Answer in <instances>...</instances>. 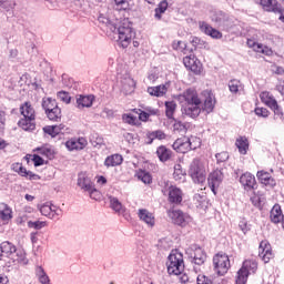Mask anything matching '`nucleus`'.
Masks as SVG:
<instances>
[{
	"mask_svg": "<svg viewBox=\"0 0 284 284\" xmlns=\"http://www.w3.org/2000/svg\"><path fill=\"white\" fill-rule=\"evenodd\" d=\"M202 97H204V103L201 102V99H199V94L194 89H187L182 95L184 101H186V104L182 109L183 114L191 116V119H196L202 110L207 114L213 112L214 105H216V98H214L212 91H203Z\"/></svg>",
	"mask_w": 284,
	"mask_h": 284,
	"instance_id": "obj_1",
	"label": "nucleus"
},
{
	"mask_svg": "<svg viewBox=\"0 0 284 284\" xmlns=\"http://www.w3.org/2000/svg\"><path fill=\"white\" fill-rule=\"evenodd\" d=\"M0 261L7 263L8 267H10L12 263L28 265V257H26V251L17 248V246H14V244L10 242H2L0 244Z\"/></svg>",
	"mask_w": 284,
	"mask_h": 284,
	"instance_id": "obj_2",
	"label": "nucleus"
},
{
	"mask_svg": "<svg viewBox=\"0 0 284 284\" xmlns=\"http://www.w3.org/2000/svg\"><path fill=\"white\" fill-rule=\"evenodd\" d=\"M21 115L23 116L19 122L18 125L26 132H31L37 128V124L34 123V108H32V104L26 102L20 108Z\"/></svg>",
	"mask_w": 284,
	"mask_h": 284,
	"instance_id": "obj_3",
	"label": "nucleus"
},
{
	"mask_svg": "<svg viewBox=\"0 0 284 284\" xmlns=\"http://www.w3.org/2000/svg\"><path fill=\"white\" fill-rule=\"evenodd\" d=\"M189 176H191L193 183H197V185H203L205 179H207L205 162H203L201 159H194L189 168Z\"/></svg>",
	"mask_w": 284,
	"mask_h": 284,
	"instance_id": "obj_4",
	"label": "nucleus"
},
{
	"mask_svg": "<svg viewBox=\"0 0 284 284\" xmlns=\"http://www.w3.org/2000/svg\"><path fill=\"white\" fill-rule=\"evenodd\" d=\"M168 273L174 276H181L185 264L183 262V254L179 251H172L166 262Z\"/></svg>",
	"mask_w": 284,
	"mask_h": 284,
	"instance_id": "obj_5",
	"label": "nucleus"
},
{
	"mask_svg": "<svg viewBox=\"0 0 284 284\" xmlns=\"http://www.w3.org/2000/svg\"><path fill=\"white\" fill-rule=\"evenodd\" d=\"M258 270V263L255 260H246L243 262L242 267L237 271L235 284L247 283L250 274H254Z\"/></svg>",
	"mask_w": 284,
	"mask_h": 284,
	"instance_id": "obj_6",
	"label": "nucleus"
},
{
	"mask_svg": "<svg viewBox=\"0 0 284 284\" xmlns=\"http://www.w3.org/2000/svg\"><path fill=\"white\" fill-rule=\"evenodd\" d=\"M132 39H134V29H132L129 22H123L118 28V45L125 49L132 43Z\"/></svg>",
	"mask_w": 284,
	"mask_h": 284,
	"instance_id": "obj_7",
	"label": "nucleus"
},
{
	"mask_svg": "<svg viewBox=\"0 0 284 284\" xmlns=\"http://www.w3.org/2000/svg\"><path fill=\"white\" fill-rule=\"evenodd\" d=\"M42 108L50 121H61V108L52 98L42 99Z\"/></svg>",
	"mask_w": 284,
	"mask_h": 284,
	"instance_id": "obj_8",
	"label": "nucleus"
},
{
	"mask_svg": "<svg viewBox=\"0 0 284 284\" xmlns=\"http://www.w3.org/2000/svg\"><path fill=\"white\" fill-rule=\"evenodd\" d=\"M260 99L262 103L267 105L271 110L274 112V121H283V111L281 110V106H278V102H276V99L270 94V92L264 91L260 94Z\"/></svg>",
	"mask_w": 284,
	"mask_h": 284,
	"instance_id": "obj_9",
	"label": "nucleus"
},
{
	"mask_svg": "<svg viewBox=\"0 0 284 284\" xmlns=\"http://www.w3.org/2000/svg\"><path fill=\"white\" fill-rule=\"evenodd\" d=\"M213 265L216 274L220 276H224V274H227V271L230 270V256L225 253H217L213 257Z\"/></svg>",
	"mask_w": 284,
	"mask_h": 284,
	"instance_id": "obj_10",
	"label": "nucleus"
},
{
	"mask_svg": "<svg viewBox=\"0 0 284 284\" xmlns=\"http://www.w3.org/2000/svg\"><path fill=\"white\" fill-rule=\"evenodd\" d=\"M168 216L171 219L172 223L175 225H180L181 227H185L190 221H192V217L190 215L183 213L181 210H169Z\"/></svg>",
	"mask_w": 284,
	"mask_h": 284,
	"instance_id": "obj_11",
	"label": "nucleus"
},
{
	"mask_svg": "<svg viewBox=\"0 0 284 284\" xmlns=\"http://www.w3.org/2000/svg\"><path fill=\"white\" fill-rule=\"evenodd\" d=\"M246 45L257 54H264V57H274V50L271 47L258 43L254 41V39H247Z\"/></svg>",
	"mask_w": 284,
	"mask_h": 284,
	"instance_id": "obj_12",
	"label": "nucleus"
},
{
	"mask_svg": "<svg viewBox=\"0 0 284 284\" xmlns=\"http://www.w3.org/2000/svg\"><path fill=\"white\" fill-rule=\"evenodd\" d=\"M162 192L169 196V203L179 205L183 201V191L174 185L166 186Z\"/></svg>",
	"mask_w": 284,
	"mask_h": 284,
	"instance_id": "obj_13",
	"label": "nucleus"
},
{
	"mask_svg": "<svg viewBox=\"0 0 284 284\" xmlns=\"http://www.w3.org/2000/svg\"><path fill=\"white\" fill-rule=\"evenodd\" d=\"M186 254L190 256V258H192L195 265H203V263H205V260L207 258V255H205L203 248L195 245L189 247L186 250Z\"/></svg>",
	"mask_w": 284,
	"mask_h": 284,
	"instance_id": "obj_14",
	"label": "nucleus"
},
{
	"mask_svg": "<svg viewBox=\"0 0 284 284\" xmlns=\"http://www.w3.org/2000/svg\"><path fill=\"white\" fill-rule=\"evenodd\" d=\"M223 179H224V175H223V171L221 170H215L209 174L207 183L213 194H216V190L221 187V184L223 183Z\"/></svg>",
	"mask_w": 284,
	"mask_h": 284,
	"instance_id": "obj_15",
	"label": "nucleus"
},
{
	"mask_svg": "<svg viewBox=\"0 0 284 284\" xmlns=\"http://www.w3.org/2000/svg\"><path fill=\"white\" fill-rule=\"evenodd\" d=\"M183 64L186 70H190V72H201V70H203V64L201 63V60L197 59L194 54L186 55L183 59Z\"/></svg>",
	"mask_w": 284,
	"mask_h": 284,
	"instance_id": "obj_16",
	"label": "nucleus"
},
{
	"mask_svg": "<svg viewBox=\"0 0 284 284\" xmlns=\"http://www.w3.org/2000/svg\"><path fill=\"white\" fill-rule=\"evenodd\" d=\"M211 21L214 23H220L223 26V28H226V30H230L231 28H234V22H232V19L227 17L223 11L213 12L211 16Z\"/></svg>",
	"mask_w": 284,
	"mask_h": 284,
	"instance_id": "obj_17",
	"label": "nucleus"
},
{
	"mask_svg": "<svg viewBox=\"0 0 284 284\" xmlns=\"http://www.w3.org/2000/svg\"><path fill=\"white\" fill-rule=\"evenodd\" d=\"M38 210L40 211L42 216H48V219H57V216H61V209L50 203L38 205Z\"/></svg>",
	"mask_w": 284,
	"mask_h": 284,
	"instance_id": "obj_18",
	"label": "nucleus"
},
{
	"mask_svg": "<svg viewBox=\"0 0 284 284\" xmlns=\"http://www.w3.org/2000/svg\"><path fill=\"white\" fill-rule=\"evenodd\" d=\"M258 256L264 261V263H270V261L274 258V253L272 252V245H270V242L262 241L260 243Z\"/></svg>",
	"mask_w": 284,
	"mask_h": 284,
	"instance_id": "obj_19",
	"label": "nucleus"
},
{
	"mask_svg": "<svg viewBox=\"0 0 284 284\" xmlns=\"http://www.w3.org/2000/svg\"><path fill=\"white\" fill-rule=\"evenodd\" d=\"M199 28L201 32H203L207 37H211V39H223V33L205 21L199 22Z\"/></svg>",
	"mask_w": 284,
	"mask_h": 284,
	"instance_id": "obj_20",
	"label": "nucleus"
},
{
	"mask_svg": "<svg viewBox=\"0 0 284 284\" xmlns=\"http://www.w3.org/2000/svg\"><path fill=\"white\" fill-rule=\"evenodd\" d=\"M173 150L180 152L181 154H186V152H190V150H192V143L190 142V138H179L173 143Z\"/></svg>",
	"mask_w": 284,
	"mask_h": 284,
	"instance_id": "obj_21",
	"label": "nucleus"
},
{
	"mask_svg": "<svg viewBox=\"0 0 284 284\" xmlns=\"http://www.w3.org/2000/svg\"><path fill=\"white\" fill-rule=\"evenodd\" d=\"M260 6H262L265 12H274V14H278L282 12V6L277 0H260Z\"/></svg>",
	"mask_w": 284,
	"mask_h": 284,
	"instance_id": "obj_22",
	"label": "nucleus"
},
{
	"mask_svg": "<svg viewBox=\"0 0 284 284\" xmlns=\"http://www.w3.org/2000/svg\"><path fill=\"white\" fill-rule=\"evenodd\" d=\"M138 216L142 223L148 225V227H154V225H156V219L154 217V214L145 209H140Z\"/></svg>",
	"mask_w": 284,
	"mask_h": 284,
	"instance_id": "obj_23",
	"label": "nucleus"
},
{
	"mask_svg": "<svg viewBox=\"0 0 284 284\" xmlns=\"http://www.w3.org/2000/svg\"><path fill=\"white\" fill-rule=\"evenodd\" d=\"M65 146L68 150H84L88 146V140L85 138L71 139L67 141Z\"/></svg>",
	"mask_w": 284,
	"mask_h": 284,
	"instance_id": "obj_24",
	"label": "nucleus"
},
{
	"mask_svg": "<svg viewBox=\"0 0 284 284\" xmlns=\"http://www.w3.org/2000/svg\"><path fill=\"white\" fill-rule=\"evenodd\" d=\"M78 185L81 187V190H84V192H90L94 186V183H92V180H90L88 173L82 172L78 175Z\"/></svg>",
	"mask_w": 284,
	"mask_h": 284,
	"instance_id": "obj_25",
	"label": "nucleus"
},
{
	"mask_svg": "<svg viewBox=\"0 0 284 284\" xmlns=\"http://www.w3.org/2000/svg\"><path fill=\"white\" fill-rule=\"evenodd\" d=\"M94 103V95H78L77 108L83 110V108H92Z\"/></svg>",
	"mask_w": 284,
	"mask_h": 284,
	"instance_id": "obj_26",
	"label": "nucleus"
},
{
	"mask_svg": "<svg viewBox=\"0 0 284 284\" xmlns=\"http://www.w3.org/2000/svg\"><path fill=\"white\" fill-rule=\"evenodd\" d=\"M257 179L262 185H266L268 187H274V185H276V180H274L272 175L265 171H258Z\"/></svg>",
	"mask_w": 284,
	"mask_h": 284,
	"instance_id": "obj_27",
	"label": "nucleus"
},
{
	"mask_svg": "<svg viewBox=\"0 0 284 284\" xmlns=\"http://www.w3.org/2000/svg\"><path fill=\"white\" fill-rule=\"evenodd\" d=\"M121 163H123V155L118 153L109 155L104 160L105 168H116L118 165H121Z\"/></svg>",
	"mask_w": 284,
	"mask_h": 284,
	"instance_id": "obj_28",
	"label": "nucleus"
},
{
	"mask_svg": "<svg viewBox=\"0 0 284 284\" xmlns=\"http://www.w3.org/2000/svg\"><path fill=\"white\" fill-rule=\"evenodd\" d=\"M134 88H136V82L134 81V79L126 77L122 80L123 94H132V92H134Z\"/></svg>",
	"mask_w": 284,
	"mask_h": 284,
	"instance_id": "obj_29",
	"label": "nucleus"
},
{
	"mask_svg": "<svg viewBox=\"0 0 284 284\" xmlns=\"http://www.w3.org/2000/svg\"><path fill=\"white\" fill-rule=\"evenodd\" d=\"M240 183L244 187H248V190H253L254 185H256V178H254L252 173H244L240 178Z\"/></svg>",
	"mask_w": 284,
	"mask_h": 284,
	"instance_id": "obj_30",
	"label": "nucleus"
},
{
	"mask_svg": "<svg viewBox=\"0 0 284 284\" xmlns=\"http://www.w3.org/2000/svg\"><path fill=\"white\" fill-rule=\"evenodd\" d=\"M12 220V209L8 206L6 203L0 204V221H3V223H8Z\"/></svg>",
	"mask_w": 284,
	"mask_h": 284,
	"instance_id": "obj_31",
	"label": "nucleus"
},
{
	"mask_svg": "<svg viewBox=\"0 0 284 284\" xmlns=\"http://www.w3.org/2000/svg\"><path fill=\"white\" fill-rule=\"evenodd\" d=\"M168 88H170V84H162L158 87H150L148 89V93L151 97H163L168 92Z\"/></svg>",
	"mask_w": 284,
	"mask_h": 284,
	"instance_id": "obj_32",
	"label": "nucleus"
},
{
	"mask_svg": "<svg viewBox=\"0 0 284 284\" xmlns=\"http://www.w3.org/2000/svg\"><path fill=\"white\" fill-rule=\"evenodd\" d=\"M235 145L239 149L240 154H247V150H250V142H247V138H239L235 142Z\"/></svg>",
	"mask_w": 284,
	"mask_h": 284,
	"instance_id": "obj_33",
	"label": "nucleus"
},
{
	"mask_svg": "<svg viewBox=\"0 0 284 284\" xmlns=\"http://www.w3.org/2000/svg\"><path fill=\"white\" fill-rule=\"evenodd\" d=\"M185 171H183V168L181 164L174 165V172H173V179L174 181H178V183H185Z\"/></svg>",
	"mask_w": 284,
	"mask_h": 284,
	"instance_id": "obj_34",
	"label": "nucleus"
},
{
	"mask_svg": "<svg viewBox=\"0 0 284 284\" xmlns=\"http://www.w3.org/2000/svg\"><path fill=\"white\" fill-rule=\"evenodd\" d=\"M158 159L164 163L165 161H170V156H172V151H170L165 146H159L156 150Z\"/></svg>",
	"mask_w": 284,
	"mask_h": 284,
	"instance_id": "obj_35",
	"label": "nucleus"
},
{
	"mask_svg": "<svg viewBox=\"0 0 284 284\" xmlns=\"http://www.w3.org/2000/svg\"><path fill=\"white\" fill-rule=\"evenodd\" d=\"M168 0H162L159 4L158 8H155V19L160 21L163 14H165V10H168Z\"/></svg>",
	"mask_w": 284,
	"mask_h": 284,
	"instance_id": "obj_36",
	"label": "nucleus"
},
{
	"mask_svg": "<svg viewBox=\"0 0 284 284\" xmlns=\"http://www.w3.org/2000/svg\"><path fill=\"white\" fill-rule=\"evenodd\" d=\"M37 152H39L42 156H45L47 159L54 158V150L50 145H44V146L38 148Z\"/></svg>",
	"mask_w": 284,
	"mask_h": 284,
	"instance_id": "obj_37",
	"label": "nucleus"
},
{
	"mask_svg": "<svg viewBox=\"0 0 284 284\" xmlns=\"http://www.w3.org/2000/svg\"><path fill=\"white\" fill-rule=\"evenodd\" d=\"M109 199H110V205L114 210V212H118L119 214H121V212H123V204H121L119 199L114 196H110Z\"/></svg>",
	"mask_w": 284,
	"mask_h": 284,
	"instance_id": "obj_38",
	"label": "nucleus"
},
{
	"mask_svg": "<svg viewBox=\"0 0 284 284\" xmlns=\"http://www.w3.org/2000/svg\"><path fill=\"white\" fill-rule=\"evenodd\" d=\"M165 108H166L165 112H166L168 119H172L176 110V103L174 101L165 102Z\"/></svg>",
	"mask_w": 284,
	"mask_h": 284,
	"instance_id": "obj_39",
	"label": "nucleus"
},
{
	"mask_svg": "<svg viewBox=\"0 0 284 284\" xmlns=\"http://www.w3.org/2000/svg\"><path fill=\"white\" fill-rule=\"evenodd\" d=\"M18 174H20V176H28L30 181H39V175L26 170L23 166H21L20 171H18Z\"/></svg>",
	"mask_w": 284,
	"mask_h": 284,
	"instance_id": "obj_40",
	"label": "nucleus"
},
{
	"mask_svg": "<svg viewBox=\"0 0 284 284\" xmlns=\"http://www.w3.org/2000/svg\"><path fill=\"white\" fill-rule=\"evenodd\" d=\"M138 179L144 182L146 185H150V183H152V175H150V173H148L146 171L138 172Z\"/></svg>",
	"mask_w": 284,
	"mask_h": 284,
	"instance_id": "obj_41",
	"label": "nucleus"
},
{
	"mask_svg": "<svg viewBox=\"0 0 284 284\" xmlns=\"http://www.w3.org/2000/svg\"><path fill=\"white\" fill-rule=\"evenodd\" d=\"M191 43L193 48H200V49L207 48V42L203 41L199 37H193L191 40Z\"/></svg>",
	"mask_w": 284,
	"mask_h": 284,
	"instance_id": "obj_42",
	"label": "nucleus"
},
{
	"mask_svg": "<svg viewBox=\"0 0 284 284\" xmlns=\"http://www.w3.org/2000/svg\"><path fill=\"white\" fill-rule=\"evenodd\" d=\"M116 10H128L130 8V0H113Z\"/></svg>",
	"mask_w": 284,
	"mask_h": 284,
	"instance_id": "obj_43",
	"label": "nucleus"
},
{
	"mask_svg": "<svg viewBox=\"0 0 284 284\" xmlns=\"http://www.w3.org/2000/svg\"><path fill=\"white\" fill-rule=\"evenodd\" d=\"M43 130L45 134H50V136H57V134L61 132V128H59L58 125L45 126Z\"/></svg>",
	"mask_w": 284,
	"mask_h": 284,
	"instance_id": "obj_44",
	"label": "nucleus"
},
{
	"mask_svg": "<svg viewBox=\"0 0 284 284\" xmlns=\"http://www.w3.org/2000/svg\"><path fill=\"white\" fill-rule=\"evenodd\" d=\"M122 120L124 123H128L129 125H136V116L132 114H123Z\"/></svg>",
	"mask_w": 284,
	"mask_h": 284,
	"instance_id": "obj_45",
	"label": "nucleus"
},
{
	"mask_svg": "<svg viewBox=\"0 0 284 284\" xmlns=\"http://www.w3.org/2000/svg\"><path fill=\"white\" fill-rule=\"evenodd\" d=\"M45 222H41V221H36V222H32V221H29L28 222V227H31L33 230H41L43 227H45Z\"/></svg>",
	"mask_w": 284,
	"mask_h": 284,
	"instance_id": "obj_46",
	"label": "nucleus"
},
{
	"mask_svg": "<svg viewBox=\"0 0 284 284\" xmlns=\"http://www.w3.org/2000/svg\"><path fill=\"white\" fill-rule=\"evenodd\" d=\"M149 139L154 141V139H159V141H163L165 139V133L163 131H153L150 133Z\"/></svg>",
	"mask_w": 284,
	"mask_h": 284,
	"instance_id": "obj_47",
	"label": "nucleus"
},
{
	"mask_svg": "<svg viewBox=\"0 0 284 284\" xmlns=\"http://www.w3.org/2000/svg\"><path fill=\"white\" fill-rule=\"evenodd\" d=\"M58 99L61 100L63 103H70L71 101L70 93L65 91L58 92Z\"/></svg>",
	"mask_w": 284,
	"mask_h": 284,
	"instance_id": "obj_48",
	"label": "nucleus"
},
{
	"mask_svg": "<svg viewBox=\"0 0 284 284\" xmlns=\"http://www.w3.org/2000/svg\"><path fill=\"white\" fill-rule=\"evenodd\" d=\"M172 48L173 50H178V52H183L185 50V42L179 40V41H174L172 43Z\"/></svg>",
	"mask_w": 284,
	"mask_h": 284,
	"instance_id": "obj_49",
	"label": "nucleus"
},
{
	"mask_svg": "<svg viewBox=\"0 0 284 284\" xmlns=\"http://www.w3.org/2000/svg\"><path fill=\"white\" fill-rule=\"evenodd\" d=\"M90 195V199L99 201L101 199V192H99L94 186L91 187V191H87Z\"/></svg>",
	"mask_w": 284,
	"mask_h": 284,
	"instance_id": "obj_50",
	"label": "nucleus"
},
{
	"mask_svg": "<svg viewBox=\"0 0 284 284\" xmlns=\"http://www.w3.org/2000/svg\"><path fill=\"white\" fill-rule=\"evenodd\" d=\"M255 114L257 116H263L264 119H267V116H270V111L265 108H256Z\"/></svg>",
	"mask_w": 284,
	"mask_h": 284,
	"instance_id": "obj_51",
	"label": "nucleus"
},
{
	"mask_svg": "<svg viewBox=\"0 0 284 284\" xmlns=\"http://www.w3.org/2000/svg\"><path fill=\"white\" fill-rule=\"evenodd\" d=\"M191 143V150H196L197 148H201V139L199 138H189Z\"/></svg>",
	"mask_w": 284,
	"mask_h": 284,
	"instance_id": "obj_52",
	"label": "nucleus"
},
{
	"mask_svg": "<svg viewBox=\"0 0 284 284\" xmlns=\"http://www.w3.org/2000/svg\"><path fill=\"white\" fill-rule=\"evenodd\" d=\"M215 158L217 159L219 163H225V161L230 159V154L227 152H221V153H217Z\"/></svg>",
	"mask_w": 284,
	"mask_h": 284,
	"instance_id": "obj_53",
	"label": "nucleus"
},
{
	"mask_svg": "<svg viewBox=\"0 0 284 284\" xmlns=\"http://www.w3.org/2000/svg\"><path fill=\"white\" fill-rule=\"evenodd\" d=\"M93 148H101L102 145H105V142L103 141V138L97 136L94 140L91 141Z\"/></svg>",
	"mask_w": 284,
	"mask_h": 284,
	"instance_id": "obj_54",
	"label": "nucleus"
},
{
	"mask_svg": "<svg viewBox=\"0 0 284 284\" xmlns=\"http://www.w3.org/2000/svg\"><path fill=\"white\" fill-rule=\"evenodd\" d=\"M239 227L243 232V234H247V232H250V226L247 225V221L245 220L240 221Z\"/></svg>",
	"mask_w": 284,
	"mask_h": 284,
	"instance_id": "obj_55",
	"label": "nucleus"
},
{
	"mask_svg": "<svg viewBox=\"0 0 284 284\" xmlns=\"http://www.w3.org/2000/svg\"><path fill=\"white\" fill-rule=\"evenodd\" d=\"M251 202L255 207H260V205H262L261 197H258L256 193L253 196H251Z\"/></svg>",
	"mask_w": 284,
	"mask_h": 284,
	"instance_id": "obj_56",
	"label": "nucleus"
},
{
	"mask_svg": "<svg viewBox=\"0 0 284 284\" xmlns=\"http://www.w3.org/2000/svg\"><path fill=\"white\" fill-rule=\"evenodd\" d=\"M197 284H212V281H210L205 275H199Z\"/></svg>",
	"mask_w": 284,
	"mask_h": 284,
	"instance_id": "obj_57",
	"label": "nucleus"
},
{
	"mask_svg": "<svg viewBox=\"0 0 284 284\" xmlns=\"http://www.w3.org/2000/svg\"><path fill=\"white\" fill-rule=\"evenodd\" d=\"M229 88H230L231 92H239V82L231 81L229 83Z\"/></svg>",
	"mask_w": 284,
	"mask_h": 284,
	"instance_id": "obj_58",
	"label": "nucleus"
},
{
	"mask_svg": "<svg viewBox=\"0 0 284 284\" xmlns=\"http://www.w3.org/2000/svg\"><path fill=\"white\" fill-rule=\"evenodd\" d=\"M139 119L140 121H148V119H150V113H148V111H141L139 113Z\"/></svg>",
	"mask_w": 284,
	"mask_h": 284,
	"instance_id": "obj_59",
	"label": "nucleus"
},
{
	"mask_svg": "<svg viewBox=\"0 0 284 284\" xmlns=\"http://www.w3.org/2000/svg\"><path fill=\"white\" fill-rule=\"evenodd\" d=\"M144 112H148L149 116H154V115L159 114V110L153 109V108H146L144 110Z\"/></svg>",
	"mask_w": 284,
	"mask_h": 284,
	"instance_id": "obj_60",
	"label": "nucleus"
},
{
	"mask_svg": "<svg viewBox=\"0 0 284 284\" xmlns=\"http://www.w3.org/2000/svg\"><path fill=\"white\" fill-rule=\"evenodd\" d=\"M33 163L36 166L43 165V160L39 155H33Z\"/></svg>",
	"mask_w": 284,
	"mask_h": 284,
	"instance_id": "obj_61",
	"label": "nucleus"
},
{
	"mask_svg": "<svg viewBox=\"0 0 284 284\" xmlns=\"http://www.w3.org/2000/svg\"><path fill=\"white\" fill-rule=\"evenodd\" d=\"M22 166H23L22 163H13L12 164V170H13V172H18L19 173Z\"/></svg>",
	"mask_w": 284,
	"mask_h": 284,
	"instance_id": "obj_62",
	"label": "nucleus"
},
{
	"mask_svg": "<svg viewBox=\"0 0 284 284\" xmlns=\"http://www.w3.org/2000/svg\"><path fill=\"white\" fill-rule=\"evenodd\" d=\"M277 91L284 97V81L280 82L277 85Z\"/></svg>",
	"mask_w": 284,
	"mask_h": 284,
	"instance_id": "obj_63",
	"label": "nucleus"
},
{
	"mask_svg": "<svg viewBox=\"0 0 284 284\" xmlns=\"http://www.w3.org/2000/svg\"><path fill=\"white\" fill-rule=\"evenodd\" d=\"M9 282L8 276L0 274V284H8Z\"/></svg>",
	"mask_w": 284,
	"mask_h": 284,
	"instance_id": "obj_64",
	"label": "nucleus"
}]
</instances>
